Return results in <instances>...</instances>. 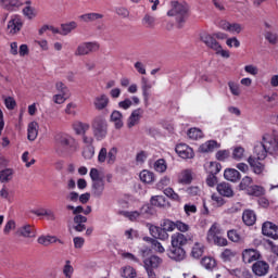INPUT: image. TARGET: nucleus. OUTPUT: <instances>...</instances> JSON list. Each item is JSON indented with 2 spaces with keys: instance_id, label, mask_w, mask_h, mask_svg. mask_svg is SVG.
I'll return each instance as SVG.
<instances>
[{
  "instance_id": "obj_38",
  "label": "nucleus",
  "mask_w": 278,
  "mask_h": 278,
  "mask_svg": "<svg viewBox=\"0 0 278 278\" xmlns=\"http://www.w3.org/2000/svg\"><path fill=\"white\" fill-rule=\"evenodd\" d=\"M178 184H182L184 186H188V184H192V172L190 169H185L178 175Z\"/></svg>"
},
{
  "instance_id": "obj_40",
  "label": "nucleus",
  "mask_w": 278,
  "mask_h": 278,
  "mask_svg": "<svg viewBox=\"0 0 278 278\" xmlns=\"http://www.w3.org/2000/svg\"><path fill=\"white\" fill-rule=\"evenodd\" d=\"M77 27V22L72 21L70 23H65L61 25V36H68L72 31H75Z\"/></svg>"
},
{
  "instance_id": "obj_25",
  "label": "nucleus",
  "mask_w": 278,
  "mask_h": 278,
  "mask_svg": "<svg viewBox=\"0 0 278 278\" xmlns=\"http://www.w3.org/2000/svg\"><path fill=\"white\" fill-rule=\"evenodd\" d=\"M217 192L220 194V197H227L228 199H231L233 197V188L229 182H222L217 185Z\"/></svg>"
},
{
  "instance_id": "obj_64",
  "label": "nucleus",
  "mask_w": 278,
  "mask_h": 278,
  "mask_svg": "<svg viewBox=\"0 0 278 278\" xmlns=\"http://www.w3.org/2000/svg\"><path fill=\"white\" fill-rule=\"evenodd\" d=\"M265 39L269 42V45H277L278 35L277 33L267 31L265 33Z\"/></svg>"
},
{
  "instance_id": "obj_52",
  "label": "nucleus",
  "mask_w": 278,
  "mask_h": 278,
  "mask_svg": "<svg viewBox=\"0 0 278 278\" xmlns=\"http://www.w3.org/2000/svg\"><path fill=\"white\" fill-rule=\"evenodd\" d=\"M64 113L67 114V116H77V103L75 102L67 103L64 109Z\"/></svg>"
},
{
  "instance_id": "obj_17",
  "label": "nucleus",
  "mask_w": 278,
  "mask_h": 278,
  "mask_svg": "<svg viewBox=\"0 0 278 278\" xmlns=\"http://www.w3.org/2000/svg\"><path fill=\"white\" fill-rule=\"evenodd\" d=\"M142 114H144V110L140 108L134 110L127 119V128L131 129V127H136V125L140 123V118H142Z\"/></svg>"
},
{
  "instance_id": "obj_5",
  "label": "nucleus",
  "mask_w": 278,
  "mask_h": 278,
  "mask_svg": "<svg viewBox=\"0 0 278 278\" xmlns=\"http://www.w3.org/2000/svg\"><path fill=\"white\" fill-rule=\"evenodd\" d=\"M91 129L96 140H105L108 137V121L105 117L98 115L91 122Z\"/></svg>"
},
{
  "instance_id": "obj_56",
  "label": "nucleus",
  "mask_w": 278,
  "mask_h": 278,
  "mask_svg": "<svg viewBox=\"0 0 278 278\" xmlns=\"http://www.w3.org/2000/svg\"><path fill=\"white\" fill-rule=\"evenodd\" d=\"M166 161L163 159H159L155 163H154V170H156V173H166Z\"/></svg>"
},
{
  "instance_id": "obj_23",
  "label": "nucleus",
  "mask_w": 278,
  "mask_h": 278,
  "mask_svg": "<svg viewBox=\"0 0 278 278\" xmlns=\"http://www.w3.org/2000/svg\"><path fill=\"white\" fill-rule=\"evenodd\" d=\"M200 38L208 49H212V51H214L220 45L214 35H210L207 33L202 34Z\"/></svg>"
},
{
  "instance_id": "obj_55",
  "label": "nucleus",
  "mask_w": 278,
  "mask_h": 278,
  "mask_svg": "<svg viewBox=\"0 0 278 278\" xmlns=\"http://www.w3.org/2000/svg\"><path fill=\"white\" fill-rule=\"evenodd\" d=\"M163 192L165 197H168V199H172V201H181V198L179 197V194L175 192V190L170 187L164 189Z\"/></svg>"
},
{
  "instance_id": "obj_49",
  "label": "nucleus",
  "mask_w": 278,
  "mask_h": 278,
  "mask_svg": "<svg viewBox=\"0 0 278 278\" xmlns=\"http://www.w3.org/2000/svg\"><path fill=\"white\" fill-rule=\"evenodd\" d=\"M232 160H236V162H240L244 160V148L242 147H235L232 149Z\"/></svg>"
},
{
  "instance_id": "obj_28",
  "label": "nucleus",
  "mask_w": 278,
  "mask_h": 278,
  "mask_svg": "<svg viewBox=\"0 0 278 278\" xmlns=\"http://www.w3.org/2000/svg\"><path fill=\"white\" fill-rule=\"evenodd\" d=\"M248 163L251 168H253V173H255V175H262V173H264V164L260 163V159L257 156H250L248 159Z\"/></svg>"
},
{
  "instance_id": "obj_47",
  "label": "nucleus",
  "mask_w": 278,
  "mask_h": 278,
  "mask_svg": "<svg viewBox=\"0 0 278 278\" xmlns=\"http://www.w3.org/2000/svg\"><path fill=\"white\" fill-rule=\"evenodd\" d=\"M75 274V268L73 267V264L71 261H65V264L63 266V275L65 278H73V275Z\"/></svg>"
},
{
  "instance_id": "obj_9",
  "label": "nucleus",
  "mask_w": 278,
  "mask_h": 278,
  "mask_svg": "<svg viewBox=\"0 0 278 278\" xmlns=\"http://www.w3.org/2000/svg\"><path fill=\"white\" fill-rule=\"evenodd\" d=\"M151 88H153V83L149 78L141 77V91L143 97L144 106L149 108V99H151Z\"/></svg>"
},
{
  "instance_id": "obj_44",
  "label": "nucleus",
  "mask_w": 278,
  "mask_h": 278,
  "mask_svg": "<svg viewBox=\"0 0 278 278\" xmlns=\"http://www.w3.org/2000/svg\"><path fill=\"white\" fill-rule=\"evenodd\" d=\"M205 169L208 175H218L220 173V165L218 162H210L205 165Z\"/></svg>"
},
{
  "instance_id": "obj_51",
  "label": "nucleus",
  "mask_w": 278,
  "mask_h": 278,
  "mask_svg": "<svg viewBox=\"0 0 278 278\" xmlns=\"http://www.w3.org/2000/svg\"><path fill=\"white\" fill-rule=\"evenodd\" d=\"M253 186V178L245 176L242 178L239 188L240 190H247L249 192V189Z\"/></svg>"
},
{
  "instance_id": "obj_26",
  "label": "nucleus",
  "mask_w": 278,
  "mask_h": 278,
  "mask_svg": "<svg viewBox=\"0 0 278 278\" xmlns=\"http://www.w3.org/2000/svg\"><path fill=\"white\" fill-rule=\"evenodd\" d=\"M0 8L8 12H14L16 8H21V0H0Z\"/></svg>"
},
{
  "instance_id": "obj_46",
  "label": "nucleus",
  "mask_w": 278,
  "mask_h": 278,
  "mask_svg": "<svg viewBox=\"0 0 278 278\" xmlns=\"http://www.w3.org/2000/svg\"><path fill=\"white\" fill-rule=\"evenodd\" d=\"M228 88L231 92L232 97H240L242 94V89L240 88V84L236 81H228Z\"/></svg>"
},
{
  "instance_id": "obj_6",
  "label": "nucleus",
  "mask_w": 278,
  "mask_h": 278,
  "mask_svg": "<svg viewBox=\"0 0 278 278\" xmlns=\"http://www.w3.org/2000/svg\"><path fill=\"white\" fill-rule=\"evenodd\" d=\"M99 49L100 46L97 41L83 42L77 46L76 50L74 51V55H76V58H81L83 55H90V53H94L99 51Z\"/></svg>"
},
{
  "instance_id": "obj_12",
  "label": "nucleus",
  "mask_w": 278,
  "mask_h": 278,
  "mask_svg": "<svg viewBox=\"0 0 278 278\" xmlns=\"http://www.w3.org/2000/svg\"><path fill=\"white\" fill-rule=\"evenodd\" d=\"M262 233L273 240H278V226L271 222H265L262 226Z\"/></svg>"
},
{
  "instance_id": "obj_39",
  "label": "nucleus",
  "mask_w": 278,
  "mask_h": 278,
  "mask_svg": "<svg viewBox=\"0 0 278 278\" xmlns=\"http://www.w3.org/2000/svg\"><path fill=\"white\" fill-rule=\"evenodd\" d=\"M139 178L143 184H153V181H155V174L148 169H143L140 172Z\"/></svg>"
},
{
  "instance_id": "obj_33",
  "label": "nucleus",
  "mask_w": 278,
  "mask_h": 278,
  "mask_svg": "<svg viewBox=\"0 0 278 278\" xmlns=\"http://www.w3.org/2000/svg\"><path fill=\"white\" fill-rule=\"evenodd\" d=\"M39 125L38 122H30L28 124V128H27V138L28 140H30L31 142H34V140H36L38 138V129H39Z\"/></svg>"
},
{
  "instance_id": "obj_54",
  "label": "nucleus",
  "mask_w": 278,
  "mask_h": 278,
  "mask_svg": "<svg viewBox=\"0 0 278 278\" xmlns=\"http://www.w3.org/2000/svg\"><path fill=\"white\" fill-rule=\"evenodd\" d=\"M248 194H251L252 197H262L264 194V187L252 185L248 190Z\"/></svg>"
},
{
  "instance_id": "obj_24",
  "label": "nucleus",
  "mask_w": 278,
  "mask_h": 278,
  "mask_svg": "<svg viewBox=\"0 0 278 278\" xmlns=\"http://www.w3.org/2000/svg\"><path fill=\"white\" fill-rule=\"evenodd\" d=\"M72 128L73 131H75L76 136H84L87 131L90 130V124L75 121L72 124Z\"/></svg>"
},
{
  "instance_id": "obj_21",
  "label": "nucleus",
  "mask_w": 278,
  "mask_h": 278,
  "mask_svg": "<svg viewBox=\"0 0 278 278\" xmlns=\"http://www.w3.org/2000/svg\"><path fill=\"white\" fill-rule=\"evenodd\" d=\"M37 242L42 247H49V244H55V242H59V244H64V241L51 235H41L40 237H38Z\"/></svg>"
},
{
  "instance_id": "obj_31",
  "label": "nucleus",
  "mask_w": 278,
  "mask_h": 278,
  "mask_svg": "<svg viewBox=\"0 0 278 278\" xmlns=\"http://www.w3.org/2000/svg\"><path fill=\"white\" fill-rule=\"evenodd\" d=\"M205 253V245L201 241H195L193 245L191 247V255L199 260Z\"/></svg>"
},
{
  "instance_id": "obj_13",
  "label": "nucleus",
  "mask_w": 278,
  "mask_h": 278,
  "mask_svg": "<svg viewBox=\"0 0 278 278\" xmlns=\"http://www.w3.org/2000/svg\"><path fill=\"white\" fill-rule=\"evenodd\" d=\"M56 142L61 147H68V149H72L73 151H77L78 149L77 140H75V138L67 135H62L60 137H56Z\"/></svg>"
},
{
  "instance_id": "obj_63",
  "label": "nucleus",
  "mask_w": 278,
  "mask_h": 278,
  "mask_svg": "<svg viewBox=\"0 0 278 278\" xmlns=\"http://www.w3.org/2000/svg\"><path fill=\"white\" fill-rule=\"evenodd\" d=\"M227 236L231 242H242V237L240 236V233H238L237 230H229L227 232Z\"/></svg>"
},
{
  "instance_id": "obj_27",
  "label": "nucleus",
  "mask_w": 278,
  "mask_h": 278,
  "mask_svg": "<svg viewBox=\"0 0 278 278\" xmlns=\"http://www.w3.org/2000/svg\"><path fill=\"white\" fill-rule=\"evenodd\" d=\"M215 149H220V143H217L216 140H208L200 146V153H212Z\"/></svg>"
},
{
  "instance_id": "obj_48",
  "label": "nucleus",
  "mask_w": 278,
  "mask_h": 278,
  "mask_svg": "<svg viewBox=\"0 0 278 278\" xmlns=\"http://www.w3.org/2000/svg\"><path fill=\"white\" fill-rule=\"evenodd\" d=\"M141 23L148 29H153V27H155V17L151 14H146Z\"/></svg>"
},
{
  "instance_id": "obj_22",
  "label": "nucleus",
  "mask_w": 278,
  "mask_h": 278,
  "mask_svg": "<svg viewBox=\"0 0 278 278\" xmlns=\"http://www.w3.org/2000/svg\"><path fill=\"white\" fill-rule=\"evenodd\" d=\"M170 244L172 247L184 248L188 244V238L181 232H175L170 237Z\"/></svg>"
},
{
  "instance_id": "obj_2",
  "label": "nucleus",
  "mask_w": 278,
  "mask_h": 278,
  "mask_svg": "<svg viewBox=\"0 0 278 278\" xmlns=\"http://www.w3.org/2000/svg\"><path fill=\"white\" fill-rule=\"evenodd\" d=\"M170 10L167 11V16H174L176 23L184 25L190 16V4L184 0H174L169 2Z\"/></svg>"
},
{
  "instance_id": "obj_53",
  "label": "nucleus",
  "mask_w": 278,
  "mask_h": 278,
  "mask_svg": "<svg viewBox=\"0 0 278 278\" xmlns=\"http://www.w3.org/2000/svg\"><path fill=\"white\" fill-rule=\"evenodd\" d=\"M161 227H163L162 229H163V231L165 233H167V231H169V232L175 231V229H176V222H173L170 219H165L163 222V224L161 225Z\"/></svg>"
},
{
  "instance_id": "obj_59",
  "label": "nucleus",
  "mask_w": 278,
  "mask_h": 278,
  "mask_svg": "<svg viewBox=\"0 0 278 278\" xmlns=\"http://www.w3.org/2000/svg\"><path fill=\"white\" fill-rule=\"evenodd\" d=\"M213 51H215L216 55H220V58H224L225 60H229V58H231V53L229 52V50L223 49V46H220V43Z\"/></svg>"
},
{
  "instance_id": "obj_11",
  "label": "nucleus",
  "mask_w": 278,
  "mask_h": 278,
  "mask_svg": "<svg viewBox=\"0 0 278 278\" xmlns=\"http://www.w3.org/2000/svg\"><path fill=\"white\" fill-rule=\"evenodd\" d=\"M175 151L182 160H192L194 157V150L186 143L177 144Z\"/></svg>"
},
{
  "instance_id": "obj_36",
  "label": "nucleus",
  "mask_w": 278,
  "mask_h": 278,
  "mask_svg": "<svg viewBox=\"0 0 278 278\" xmlns=\"http://www.w3.org/2000/svg\"><path fill=\"white\" fill-rule=\"evenodd\" d=\"M79 21L83 23H94V21H99L103 18V14L101 13H86L78 16Z\"/></svg>"
},
{
  "instance_id": "obj_14",
  "label": "nucleus",
  "mask_w": 278,
  "mask_h": 278,
  "mask_svg": "<svg viewBox=\"0 0 278 278\" xmlns=\"http://www.w3.org/2000/svg\"><path fill=\"white\" fill-rule=\"evenodd\" d=\"M268 270H270V266L265 261H257L252 266V271L256 277H264L268 275Z\"/></svg>"
},
{
  "instance_id": "obj_58",
  "label": "nucleus",
  "mask_w": 278,
  "mask_h": 278,
  "mask_svg": "<svg viewBox=\"0 0 278 278\" xmlns=\"http://www.w3.org/2000/svg\"><path fill=\"white\" fill-rule=\"evenodd\" d=\"M220 257H222V260H224V262H231V260H233V257H236V252L230 249H225L222 252Z\"/></svg>"
},
{
  "instance_id": "obj_4",
  "label": "nucleus",
  "mask_w": 278,
  "mask_h": 278,
  "mask_svg": "<svg viewBox=\"0 0 278 278\" xmlns=\"http://www.w3.org/2000/svg\"><path fill=\"white\" fill-rule=\"evenodd\" d=\"M206 241L210 244H216V247H227L228 241L227 238L223 237V228H220V224L214 223L207 233Z\"/></svg>"
},
{
  "instance_id": "obj_20",
  "label": "nucleus",
  "mask_w": 278,
  "mask_h": 278,
  "mask_svg": "<svg viewBox=\"0 0 278 278\" xmlns=\"http://www.w3.org/2000/svg\"><path fill=\"white\" fill-rule=\"evenodd\" d=\"M16 233L22 238H36V229L29 224L22 225Z\"/></svg>"
},
{
  "instance_id": "obj_29",
  "label": "nucleus",
  "mask_w": 278,
  "mask_h": 278,
  "mask_svg": "<svg viewBox=\"0 0 278 278\" xmlns=\"http://www.w3.org/2000/svg\"><path fill=\"white\" fill-rule=\"evenodd\" d=\"M162 264V258L159 256L152 255L143 261V266L146 270L157 268Z\"/></svg>"
},
{
  "instance_id": "obj_16",
  "label": "nucleus",
  "mask_w": 278,
  "mask_h": 278,
  "mask_svg": "<svg viewBox=\"0 0 278 278\" xmlns=\"http://www.w3.org/2000/svg\"><path fill=\"white\" fill-rule=\"evenodd\" d=\"M108 105H110V97L105 93L99 94L93 99V108L99 112L106 110Z\"/></svg>"
},
{
  "instance_id": "obj_35",
  "label": "nucleus",
  "mask_w": 278,
  "mask_h": 278,
  "mask_svg": "<svg viewBox=\"0 0 278 278\" xmlns=\"http://www.w3.org/2000/svg\"><path fill=\"white\" fill-rule=\"evenodd\" d=\"M74 223H75V226H74V229L75 231H86V225H84V223H88V218L84 215H76L74 217Z\"/></svg>"
},
{
  "instance_id": "obj_15",
  "label": "nucleus",
  "mask_w": 278,
  "mask_h": 278,
  "mask_svg": "<svg viewBox=\"0 0 278 278\" xmlns=\"http://www.w3.org/2000/svg\"><path fill=\"white\" fill-rule=\"evenodd\" d=\"M147 227L152 238H156V240H168V232H165L162 227L152 224H147Z\"/></svg>"
},
{
  "instance_id": "obj_18",
  "label": "nucleus",
  "mask_w": 278,
  "mask_h": 278,
  "mask_svg": "<svg viewBox=\"0 0 278 278\" xmlns=\"http://www.w3.org/2000/svg\"><path fill=\"white\" fill-rule=\"evenodd\" d=\"M260 260V252L255 249H245L242 252V261L244 264H252V262H257Z\"/></svg>"
},
{
  "instance_id": "obj_1",
  "label": "nucleus",
  "mask_w": 278,
  "mask_h": 278,
  "mask_svg": "<svg viewBox=\"0 0 278 278\" xmlns=\"http://www.w3.org/2000/svg\"><path fill=\"white\" fill-rule=\"evenodd\" d=\"M278 155V136L275 134H265L262 142L254 147V154L258 160H266L268 155Z\"/></svg>"
},
{
  "instance_id": "obj_60",
  "label": "nucleus",
  "mask_w": 278,
  "mask_h": 278,
  "mask_svg": "<svg viewBox=\"0 0 278 278\" xmlns=\"http://www.w3.org/2000/svg\"><path fill=\"white\" fill-rule=\"evenodd\" d=\"M68 99V93H56L52 97L53 103L62 105Z\"/></svg>"
},
{
  "instance_id": "obj_34",
  "label": "nucleus",
  "mask_w": 278,
  "mask_h": 278,
  "mask_svg": "<svg viewBox=\"0 0 278 278\" xmlns=\"http://www.w3.org/2000/svg\"><path fill=\"white\" fill-rule=\"evenodd\" d=\"M242 220L245 225L251 227L255 225V220H257V216L255 215V212L251 210H245L242 215Z\"/></svg>"
},
{
  "instance_id": "obj_42",
  "label": "nucleus",
  "mask_w": 278,
  "mask_h": 278,
  "mask_svg": "<svg viewBox=\"0 0 278 278\" xmlns=\"http://www.w3.org/2000/svg\"><path fill=\"white\" fill-rule=\"evenodd\" d=\"M13 177H14V172L10 168H7L0 172L1 184H8L9 181H12Z\"/></svg>"
},
{
  "instance_id": "obj_45",
  "label": "nucleus",
  "mask_w": 278,
  "mask_h": 278,
  "mask_svg": "<svg viewBox=\"0 0 278 278\" xmlns=\"http://www.w3.org/2000/svg\"><path fill=\"white\" fill-rule=\"evenodd\" d=\"M150 204L153 207H164L166 205V198L164 195H154L150 199Z\"/></svg>"
},
{
  "instance_id": "obj_19",
  "label": "nucleus",
  "mask_w": 278,
  "mask_h": 278,
  "mask_svg": "<svg viewBox=\"0 0 278 278\" xmlns=\"http://www.w3.org/2000/svg\"><path fill=\"white\" fill-rule=\"evenodd\" d=\"M168 257L175 262H182V260H186V250H184V248L172 245L168 252Z\"/></svg>"
},
{
  "instance_id": "obj_10",
  "label": "nucleus",
  "mask_w": 278,
  "mask_h": 278,
  "mask_svg": "<svg viewBox=\"0 0 278 278\" xmlns=\"http://www.w3.org/2000/svg\"><path fill=\"white\" fill-rule=\"evenodd\" d=\"M219 27L224 31H229V34H242L244 27L240 23H229L228 21H220Z\"/></svg>"
},
{
  "instance_id": "obj_8",
  "label": "nucleus",
  "mask_w": 278,
  "mask_h": 278,
  "mask_svg": "<svg viewBox=\"0 0 278 278\" xmlns=\"http://www.w3.org/2000/svg\"><path fill=\"white\" fill-rule=\"evenodd\" d=\"M7 29L11 36H16L23 29V18L21 15H12L8 22Z\"/></svg>"
},
{
  "instance_id": "obj_57",
  "label": "nucleus",
  "mask_w": 278,
  "mask_h": 278,
  "mask_svg": "<svg viewBox=\"0 0 278 278\" xmlns=\"http://www.w3.org/2000/svg\"><path fill=\"white\" fill-rule=\"evenodd\" d=\"M188 138L191 140H199V138H203V131L199 128H191L188 131Z\"/></svg>"
},
{
  "instance_id": "obj_41",
  "label": "nucleus",
  "mask_w": 278,
  "mask_h": 278,
  "mask_svg": "<svg viewBox=\"0 0 278 278\" xmlns=\"http://www.w3.org/2000/svg\"><path fill=\"white\" fill-rule=\"evenodd\" d=\"M201 264L206 270H214L216 268V258L212 256H205L201 260Z\"/></svg>"
},
{
  "instance_id": "obj_3",
  "label": "nucleus",
  "mask_w": 278,
  "mask_h": 278,
  "mask_svg": "<svg viewBox=\"0 0 278 278\" xmlns=\"http://www.w3.org/2000/svg\"><path fill=\"white\" fill-rule=\"evenodd\" d=\"M91 179V194L97 199L103 197L105 192V180L103 179V173L97 168H91L89 173Z\"/></svg>"
},
{
  "instance_id": "obj_50",
  "label": "nucleus",
  "mask_w": 278,
  "mask_h": 278,
  "mask_svg": "<svg viewBox=\"0 0 278 278\" xmlns=\"http://www.w3.org/2000/svg\"><path fill=\"white\" fill-rule=\"evenodd\" d=\"M123 278H136V269L131 266H125L122 268V273H121Z\"/></svg>"
},
{
  "instance_id": "obj_43",
  "label": "nucleus",
  "mask_w": 278,
  "mask_h": 278,
  "mask_svg": "<svg viewBox=\"0 0 278 278\" xmlns=\"http://www.w3.org/2000/svg\"><path fill=\"white\" fill-rule=\"evenodd\" d=\"M22 13L26 18H28V21H34V18H36V16H38V12L36 11V9L34 7H29V5H26L22 10Z\"/></svg>"
},
{
  "instance_id": "obj_37",
  "label": "nucleus",
  "mask_w": 278,
  "mask_h": 278,
  "mask_svg": "<svg viewBox=\"0 0 278 278\" xmlns=\"http://www.w3.org/2000/svg\"><path fill=\"white\" fill-rule=\"evenodd\" d=\"M111 123H114L115 129H123V113L113 111L111 114Z\"/></svg>"
},
{
  "instance_id": "obj_7",
  "label": "nucleus",
  "mask_w": 278,
  "mask_h": 278,
  "mask_svg": "<svg viewBox=\"0 0 278 278\" xmlns=\"http://www.w3.org/2000/svg\"><path fill=\"white\" fill-rule=\"evenodd\" d=\"M116 155H118V148L113 147L110 149L109 152L106 148H101L98 154V162L100 164H103L106 162V164L112 165L114 164V162H116Z\"/></svg>"
},
{
  "instance_id": "obj_30",
  "label": "nucleus",
  "mask_w": 278,
  "mask_h": 278,
  "mask_svg": "<svg viewBox=\"0 0 278 278\" xmlns=\"http://www.w3.org/2000/svg\"><path fill=\"white\" fill-rule=\"evenodd\" d=\"M134 104L140 105V98L137 96L131 97V99L126 98L125 100L119 101L118 108H121V110H129V108H131Z\"/></svg>"
},
{
  "instance_id": "obj_62",
  "label": "nucleus",
  "mask_w": 278,
  "mask_h": 278,
  "mask_svg": "<svg viewBox=\"0 0 278 278\" xmlns=\"http://www.w3.org/2000/svg\"><path fill=\"white\" fill-rule=\"evenodd\" d=\"M83 157H85V160H92V157H94V147L87 146L83 151Z\"/></svg>"
},
{
  "instance_id": "obj_61",
  "label": "nucleus",
  "mask_w": 278,
  "mask_h": 278,
  "mask_svg": "<svg viewBox=\"0 0 278 278\" xmlns=\"http://www.w3.org/2000/svg\"><path fill=\"white\" fill-rule=\"evenodd\" d=\"M211 199H212L213 205H215V207H223V205L225 204V199H223V195L213 193Z\"/></svg>"
},
{
  "instance_id": "obj_32",
  "label": "nucleus",
  "mask_w": 278,
  "mask_h": 278,
  "mask_svg": "<svg viewBox=\"0 0 278 278\" xmlns=\"http://www.w3.org/2000/svg\"><path fill=\"white\" fill-rule=\"evenodd\" d=\"M224 178L236 184V181H240V172L236 168H227L224 172Z\"/></svg>"
}]
</instances>
